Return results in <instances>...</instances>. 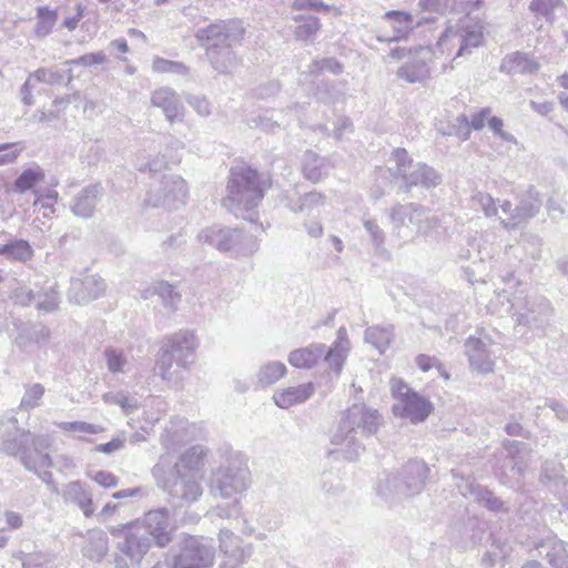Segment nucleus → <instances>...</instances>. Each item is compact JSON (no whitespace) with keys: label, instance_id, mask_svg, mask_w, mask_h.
Segmentation results:
<instances>
[{"label":"nucleus","instance_id":"obj_34","mask_svg":"<svg viewBox=\"0 0 568 568\" xmlns=\"http://www.w3.org/2000/svg\"><path fill=\"white\" fill-rule=\"evenodd\" d=\"M314 390L313 383H305L275 392L273 399L280 408H290L306 402L314 394Z\"/></svg>","mask_w":568,"mask_h":568},{"label":"nucleus","instance_id":"obj_13","mask_svg":"<svg viewBox=\"0 0 568 568\" xmlns=\"http://www.w3.org/2000/svg\"><path fill=\"white\" fill-rule=\"evenodd\" d=\"M390 160L395 162L390 171L394 176L403 180L406 190L412 186L430 189L440 183V175L433 168L422 162H414L405 149H395Z\"/></svg>","mask_w":568,"mask_h":568},{"label":"nucleus","instance_id":"obj_23","mask_svg":"<svg viewBox=\"0 0 568 568\" xmlns=\"http://www.w3.org/2000/svg\"><path fill=\"white\" fill-rule=\"evenodd\" d=\"M106 285L98 274H88L71 282L69 297L79 305L88 304L104 294Z\"/></svg>","mask_w":568,"mask_h":568},{"label":"nucleus","instance_id":"obj_28","mask_svg":"<svg viewBox=\"0 0 568 568\" xmlns=\"http://www.w3.org/2000/svg\"><path fill=\"white\" fill-rule=\"evenodd\" d=\"M220 550L227 557L224 566L229 568H236L243 564L253 551L251 545L246 547L240 546V540L229 529H222L219 535Z\"/></svg>","mask_w":568,"mask_h":568},{"label":"nucleus","instance_id":"obj_35","mask_svg":"<svg viewBox=\"0 0 568 568\" xmlns=\"http://www.w3.org/2000/svg\"><path fill=\"white\" fill-rule=\"evenodd\" d=\"M159 296L163 306L170 312H175L181 302V294L168 282H155L141 292L143 300H149L153 296Z\"/></svg>","mask_w":568,"mask_h":568},{"label":"nucleus","instance_id":"obj_38","mask_svg":"<svg viewBox=\"0 0 568 568\" xmlns=\"http://www.w3.org/2000/svg\"><path fill=\"white\" fill-rule=\"evenodd\" d=\"M539 67L534 58L523 52L507 55L501 63V70L509 74L535 73Z\"/></svg>","mask_w":568,"mask_h":568},{"label":"nucleus","instance_id":"obj_8","mask_svg":"<svg viewBox=\"0 0 568 568\" xmlns=\"http://www.w3.org/2000/svg\"><path fill=\"white\" fill-rule=\"evenodd\" d=\"M392 232L399 239L413 240L427 234L437 225V219L422 205L415 203L395 204L388 210Z\"/></svg>","mask_w":568,"mask_h":568},{"label":"nucleus","instance_id":"obj_2","mask_svg":"<svg viewBox=\"0 0 568 568\" xmlns=\"http://www.w3.org/2000/svg\"><path fill=\"white\" fill-rule=\"evenodd\" d=\"M503 282L505 288L496 292L495 300L489 304L490 311L500 313V308L506 305L505 312L510 314L517 325L531 331H544L554 314L551 302L538 292L528 290L513 272Z\"/></svg>","mask_w":568,"mask_h":568},{"label":"nucleus","instance_id":"obj_11","mask_svg":"<svg viewBox=\"0 0 568 568\" xmlns=\"http://www.w3.org/2000/svg\"><path fill=\"white\" fill-rule=\"evenodd\" d=\"M390 392L395 398L393 413L413 424L424 422L433 410L428 398L409 387L402 378L393 377L389 382Z\"/></svg>","mask_w":568,"mask_h":568},{"label":"nucleus","instance_id":"obj_41","mask_svg":"<svg viewBox=\"0 0 568 568\" xmlns=\"http://www.w3.org/2000/svg\"><path fill=\"white\" fill-rule=\"evenodd\" d=\"M304 176L316 183L328 173L329 163L326 159L320 158L313 151H306L303 155L302 162Z\"/></svg>","mask_w":568,"mask_h":568},{"label":"nucleus","instance_id":"obj_52","mask_svg":"<svg viewBox=\"0 0 568 568\" xmlns=\"http://www.w3.org/2000/svg\"><path fill=\"white\" fill-rule=\"evenodd\" d=\"M362 221L364 229L366 230L371 237L372 244L377 250L382 248L385 243L386 234L384 230L379 226L378 222L375 219H372L366 215L363 216Z\"/></svg>","mask_w":568,"mask_h":568},{"label":"nucleus","instance_id":"obj_61","mask_svg":"<svg viewBox=\"0 0 568 568\" xmlns=\"http://www.w3.org/2000/svg\"><path fill=\"white\" fill-rule=\"evenodd\" d=\"M523 418V415L519 414L518 416L511 415L509 417V420L505 425V432L509 436H516V437H524L529 438L531 433L530 430L526 429L520 423L519 419Z\"/></svg>","mask_w":568,"mask_h":568},{"label":"nucleus","instance_id":"obj_59","mask_svg":"<svg viewBox=\"0 0 568 568\" xmlns=\"http://www.w3.org/2000/svg\"><path fill=\"white\" fill-rule=\"evenodd\" d=\"M232 504L227 506H215L213 507L207 515L211 518H231L233 515L239 514L241 509V500L240 499H232Z\"/></svg>","mask_w":568,"mask_h":568},{"label":"nucleus","instance_id":"obj_14","mask_svg":"<svg viewBox=\"0 0 568 568\" xmlns=\"http://www.w3.org/2000/svg\"><path fill=\"white\" fill-rule=\"evenodd\" d=\"M185 181L175 174H165L161 181L151 184L144 204L151 207L178 209L187 199Z\"/></svg>","mask_w":568,"mask_h":568},{"label":"nucleus","instance_id":"obj_54","mask_svg":"<svg viewBox=\"0 0 568 568\" xmlns=\"http://www.w3.org/2000/svg\"><path fill=\"white\" fill-rule=\"evenodd\" d=\"M519 243L528 252L532 260L538 261L541 258L542 240L539 235L525 233L521 235Z\"/></svg>","mask_w":568,"mask_h":568},{"label":"nucleus","instance_id":"obj_21","mask_svg":"<svg viewBox=\"0 0 568 568\" xmlns=\"http://www.w3.org/2000/svg\"><path fill=\"white\" fill-rule=\"evenodd\" d=\"M135 526L145 530V535L152 537L159 547H165L172 540L174 527L168 508H156L148 511L142 524Z\"/></svg>","mask_w":568,"mask_h":568},{"label":"nucleus","instance_id":"obj_17","mask_svg":"<svg viewBox=\"0 0 568 568\" xmlns=\"http://www.w3.org/2000/svg\"><path fill=\"white\" fill-rule=\"evenodd\" d=\"M242 36L243 28L235 20L216 21L197 29L194 34L200 47L205 49V53L210 48L233 47L242 39Z\"/></svg>","mask_w":568,"mask_h":568},{"label":"nucleus","instance_id":"obj_63","mask_svg":"<svg viewBox=\"0 0 568 568\" xmlns=\"http://www.w3.org/2000/svg\"><path fill=\"white\" fill-rule=\"evenodd\" d=\"M476 200L487 217L497 216L498 207L495 199L487 193H478Z\"/></svg>","mask_w":568,"mask_h":568},{"label":"nucleus","instance_id":"obj_4","mask_svg":"<svg viewBox=\"0 0 568 568\" xmlns=\"http://www.w3.org/2000/svg\"><path fill=\"white\" fill-rule=\"evenodd\" d=\"M270 186L268 176L250 166H235L230 172L227 195L223 199V205L235 215L248 212L261 203Z\"/></svg>","mask_w":568,"mask_h":568},{"label":"nucleus","instance_id":"obj_47","mask_svg":"<svg viewBox=\"0 0 568 568\" xmlns=\"http://www.w3.org/2000/svg\"><path fill=\"white\" fill-rule=\"evenodd\" d=\"M108 369L113 374L125 373L128 356L122 349L108 347L103 353Z\"/></svg>","mask_w":568,"mask_h":568},{"label":"nucleus","instance_id":"obj_15","mask_svg":"<svg viewBox=\"0 0 568 568\" xmlns=\"http://www.w3.org/2000/svg\"><path fill=\"white\" fill-rule=\"evenodd\" d=\"M212 544L197 537L183 540L178 554L166 560L168 568H210L214 560Z\"/></svg>","mask_w":568,"mask_h":568},{"label":"nucleus","instance_id":"obj_45","mask_svg":"<svg viewBox=\"0 0 568 568\" xmlns=\"http://www.w3.org/2000/svg\"><path fill=\"white\" fill-rule=\"evenodd\" d=\"M134 165L138 171L152 175L161 173L166 169V162L163 156L159 154L146 156L144 151L136 155Z\"/></svg>","mask_w":568,"mask_h":568},{"label":"nucleus","instance_id":"obj_46","mask_svg":"<svg viewBox=\"0 0 568 568\" xmlns=\"http://www.w3.org/2000/svg\"><path fill=\"white\" fill-rule=\"evenodd\" d=\"M58 19V13L55 10H51L48 7H38L37 8V24H36V33L38 37L48 36Z\"/></svg>","mask_w":568,"mask_h":568},{"label":"nucleus","instance_id":"obj_22","mask_svg":"<svg viewBox=\"0 0 568 568\" xmlns=\"http://www.w3.org/2000/svg\"><path fill=\"white\" fill-rule=\"evenodd\" d=\"M152 539L145 535L141 527L132 526L125 531L124 540L119 542L120 552L131 560L132 566H138L149 551Z\"/></svg>","mask_w":568,"mask_h":568},{"label":"nucleus","instance_id":"obj_10","mask_svg":"<svg viewBox=\"0 0 568 568\" xmlns=\"http://www.w3.org/2000/svg\"><path fill=\"white\" fill-rule=\"evenodd\" d=\"M197 240L202 244H207L216 250L230 253L233 256H250L257 251V240L239 229L223 227L213 225L203 229Z\"/></svg>","mask_w":568,"mask_h":568},{"label":"nucleus","instance_id":"obj_20","mask_svg":"<svg viewBox=\"0 0 568 568\" xmlns=\"http://www.w3.org/2000/svg\"><path fill=\"white\" fill-rule=\"evenodd\" d=\"M332 449L328 450V455L335 459H343L347 462H355L359 458L362 453L365 450L364 445L357 437L356 432L346 428L338 424L337 428L331 436Z\"/></svg>","mask_w":568,"mask_h":568},{"label":"nucleus","instance_id":"obj_29","mask_svg":"<svg viewBox=\"0 0 568 568\" xmlns=\"http://www.w3.org/2000/svg\"><path fill=\"white\" fill-rule=\"evenodd\" d=\"M351 343L348 339L347 331L344 326L339 327L336 333V339L327 348L325 346V353L323 355L325 364L333 369L338 376L342 371L344 363L348 356Z\"/></svg>","mask_w":568,"mask_h":568},{"label":"nucleus","instance_id":"obj_32","mask_svg":"<svg viewBox=\"0 0 568 568\" xmlns=\"http://www.w3.org/2000/svg\"><path fill=\"white\" fill-rule=\"evenodd\" d=\"M33 250L30 243L21 239H10V234L0 231V256H4L10 261L26 263L31 260Z\"/></svg>","mask_w":568,"mask_h":568},{"label":"nucleus","instance_id":"obj_49","mask_svg":"<svg viewBox=\"0 0 568 568\" xmlns=\"http://www.w3.org/2000/svg\"><path fill=\"white\" fill-rule=\"evenodd\" d=\"M102 398L106 404L120 406L126 415L138 408V400L123 392H109Z\"/></svg>","mask_w":568,"mask_h":568},{"label":"nucleus","instance_id":"obj_18","mask_svg":"<svg viewBox=\"0 0 568 568\" xmlns=\"http://www.w3.org/2000/svg\"><path fill=\"white\" fill-rule=\"evenodd\" d=\"M494 346L495 344L488 335L479 337L469 336L465 341V354L473 372L478 374H489L494 372L496 364Z\"/></svg>","mask_w":568,"mask_h":568},{"label":"nucleus","instance_id":"obj_55","mask_svg":"<svg viewBox=\"0 0 568 568\" xmlns=\"http://www.w3.org/2000/svg\"><path fill=\"white\" fill-rule=\"evenodd\" d=\"M59 305V293L54 287H50L48 291L40 293L38 292L37 308L44 312H52L58 308Z\"/></svg>","mask_w":568,"mask_h":568},{"label":"nucleus","instance_id":"obj_58","mask_svg":"<svg viewBox=\"0 0 568 568\" xmlns=\"http://www.w3.org/2000/svg\"><path fill=\"white\" fill-rule=\"evenodd\" d=\"M185 100L199 115L207 116L211 114V102L204 95L189 94Z\"/></svg>","mask_w":568,"mask_h":568},{"label":"nucleus","instance_id":"obj_26","mask_svg":"<svg viewBox=\"0 0 568 568\" xmlns=\"http://www.w3.org/2000/svg\"><path fill=\"white\" fill-rule=\"evenodd\" d=\"M536 555L545 559L552 568L568 562L567 544L556 535L549 534L535 542Z\"/></svg>","mask_w":568,"mask_h":568},{"label":"nucleus","instance_id":"obj_12","mask_svg":"<svg viewBox=\"0 0 568 568\" xmlns=\"http://www.w3.org/2000/svg\"><path fill=\"white\" fill-rule=\"evenodd\" d=\"M483 26L464 20L456 29L447 28L437 42V49L453 60L466 55L483 43Z\"/></svg>","mask_w":568,"mask_h":568},{"label":"nucleus","instance_id":"obj_33","mask_svg":"<svg viewBox=\"0 0 568 568\" xmlns=\"http://www.w3.org/2000/svg\"><path fill=\"white\" fill-rule=\"evenodd\" d=\"M61 496L65 503L77 505L85 517H90L94 513L92 495L80 480L64 485L61 490Z\"/></svg>","mask_w":568,"mask_h":568},{"label":"nucleus","instance_id":"obj_51","mask_svg":"<svg viewBox=\"0 0 568 568\" xmlns=\"http://www.w3.org/2000/svg\"><path fill=\"white\" fill-rule=\"evenodd\" d=\"M152 69L158 73L189 74V68L182 62L171 61L163 58H155L153 60Z\"/></svg>","mask_w":568,"mask_h":568},{"label":"nucleus","instance_id":"obj_6","mask_svg":"<svg viewBox=\"0 0 568 568\" xmlns=\"http://www.w3.org/2000/svg\"><path fill=\"white\" fill-rule=\"evenodd\" d=\"M251 485V473L246 460L239 452L230 453L211 474L210 491L222 499H240Z\"/></svg>","mask_w":568,"mask_h":568},{"label":"nucleus","instance_id":"obj_31","mask_svg":"<svg viewBox=\"0 0 568 568\" xmlns=\"http://www.w3.org/2000/svg\"><path fill=\"white\" fill-rule=\"evenodd\" d=\"M103 189L100 184H90L74 195L71 203V211L74 215L83 219L91 217L98 202L102 196Z\"/></svg>","mask_w":568,"mask_h":568},{"label":"nucleus","instance_id":"obj_60","mask_svg":"<svg viewBox=\"0 0 568 568\" xmlns=\"http://www.w3.org/2000/svg\"><path fill=\"white\" fill-rule=\"evenodd\" d=\"M418 4L425 10L445 13L456 8V0H419Z\"/></svg>","mask_w":568,"mask_h":568},{"label":"nucleus","instance_id":"obj_56","mask_svg":"<svg viewBox=\"0 0 568 568\" xmlns=\"http://www.w3.org/2000/svg\"><path fill=\"white\" fill-rule=\"evenodd\" d=\"M59 428L65 432L82 433V434H99L102 427L87 422H62L57 424Z\"/></svg>","mask_w":568,"mask_h":568},{"label":"nucleus","instance_id":"obj_5","mask_svg":"<svg viewBox=\"0 0 568 568\" xmlns=\"http://www.w3.org/2000/svg\"><path fill=\"white\" fill-rule=\"evenodd\" d=\"M428 474L429 468L423 460H409L399 471L381 475L376 493L388 503L413 497L423 490Z\"/></svg>","mask_w":568,"mask_h":568},{"label":"nucleus","instance_id":"obj_43","mask_svg":"<svg viewBox=\"0 0 568 568\" xmlns=\"http://www.w3.org/2000/svg\"><path fill=\"white\" fill-rule=\"evenodd\" d=\"M44 176V171L39 165L28 168L17 178L13 190L17 193H24L31 190L37 183L43 181Z\"/></svg>","mask_w":568,"mask_h":568},{"label":"nucleus","instance_id":"obj_44","mask_svg":"<svg viewBox=\"0 0 568 568\" xmlns=\"http://www.w3.org/2000/svg\"><path fill=\"white\" fill-rule=\"evenodd\" d=\"M286 374V366L282 362H268L261 366L257 373L258 384L268 386L277 382Z\"/></svg>","mask_w":568,"mask_h":568},{"label":"nucleus","instance_id":"obj_42","mask_svg":"<svg viewBox=\"0 0 568 568\" xmlns=\"http://www.w3.org/2000/svg\"><path fill=\"white\" fill-rule=\"evenodd\" d=\"M109 550V538L102 530L88 531L87 545L83 555L92 561L102 560Z\"/></svg>","mask_w":568,"mask_h":568},{"label":"nucleus","instance_id":"obj_3","mask_svg":"<svg viewBox=\"0 0 568 568\" xmlns=\"http://www.w3.org/2000/svg\"><path fill=\"white\" fill-rule=\"evenodd\" d=\"M52 442L53 439L49 435H36L16 427L14 437L3 439L2 449L8 455L18 456L28 470L38 471L50 467H57L60 470L73 468V459L69 456L59 455L53 462L45 453Z\"/></svg>","mask_w":568,"mask_h":568},{"label":"nucleus","instance_id":"obj_39","mask_svg":"<svg viewBox=\"0 0 568 568\" xmlns=\"http://www.w3.org/2000/svg\"><path fill=\"white\" fill-rule=\"evenodd\" d=\"M394 327L392 325H373L365 329L364 339L371 344L379 354H384L394 339Z\"/></svg>","mask_w":568,"mask_h":568},{"label":"nucleus","instance_id":"obj_24","mask_svg":"<svg viewBox=\"0 0 568 568\" xmlns=\"http://www.w3.org/2000/svg\"><path fill=\"white\" fill-rule=\"evenodd\" d=\"M459 493L465 497L473 499L490 511H507L504 501L496 497L487 488L476 484L473 479L460 477V483H456Z\"/></svg>","mask_w":568,"mask_h":568},{"label":"nucleus","instance_id":"obj_36","mask_svg":"<svg viewBox=\"0 0 568 568\" xmlns=\"http://www.w3.org/2000/svg\"><path fill=\"white\" fill-rule=\"evenodd\" d=\"M325 353V344L313 343L288 354V363L296 368H312Z\"/></svg>","mask_w":568,"mask_h":568},{"label":"nucleus","instance_id":"obj_30","mask_svg":"<svg viewBox=\"0 0 568 568\" xmlns=\"http://www.w3.org/2000/svg\"><path fill=\"white\" fill-rule=\"evenodd\" d=\"M564 466L556 462H545L540 473V481L561 500L568 499V480Z\"/></svg>","mask_w":568,"mask_h":568},{"label":"nucleus","instance_id":"obj_37","mask_svg":"<svg viewBox=\"0 0 568 568\" xmlns=\"http://www.w3.org/2000/svg\"><path fill=\"white\" fill-rule=\"evenodd\" d=\"M205 54L213 70L220 74H229L237 67L232 47L210 48Z\"/></svg>","mask_w":568,"mask_h":568},{"label":"nucleus","instance_id":"obj_48","mask_svg":"<svg viewBox=\"0 0 568 568\" xmlns=\"http://www.w3.org/2000/svg\"><path fill=\"white\" fill-rule=\"evenodd\" d=\"M295 20L298 22L295 36L300 40L313 38L320 29V20L314 16H300Z\"/></svg>","mask_w":568,"mask_h":568},{"label":"nucleus","instance_id":"obj_9","mask_svg":"<svg viewBox=\"0 0 568 568\" xmlns=\"http://www.w3.org/2000/svg\"><path fill=\"white\" fill-rule=\"evenodd\" d=\"M436 52L430 48L419 47L416 49L394 48L389 57L395 60H403L397 69L396 75L399 80L414 84L426 83L435 68L434 58Z\"/></svg>","mask_w":568,"mask_h":568},{"label":"nucleus","instance_id":"obj_62","mask_svg":"<svg viewBox=\"0 0 568 568\" xmlns=\"http://www.w3.org/2000/svg\"><path fill=\"white\" fill-rule=\"evenodd\" d=\"M30 77L33 82H43L48 84H55L62 80V74L60 72L43 68L36 70L30 74Z\"/></svg>","mask_w":568,"mask_h":568},{"label":"nucleus","instance_id":"obj_7","mask_svg":"<svg viewBox=\"0 0 568 568\" xmlns=\"http://www.w3.org/2000/svg\"><path fill=\"white\" fill-rule=\"evenodd\" d=\"M197 347L196 338L189 331H180L168 336L160 351L155 365V372L165 381H172V363L186 368L194 362V353Z\"/></svg>","mask_w":568,"mask_h":568},{"label":"nucleus","instance_id":"obj_64","mask_svg":"<svg viewBox=\"0 0 568 568\" xmlns=\"http://www.w3.org/2000/svg\"><path fill=\"white\" fill-rule=\"evenodd\" d=\"M51 562L50 556L36 552L29 554L23 559V568H48V565Z\"/></svg>","mask_w":568,"mask_h":568},{"label":"nucleus","instance_id":"obj_25","mask_svg":"<svg viewBox=\"0 0 568 568\" xmlns=\"http://www.w3.org/2000/svg\"><path fill=\"white\" fill-rule=\"evenodd\" d=\"M151 103L153 106L162 110L170 123L183 120L184 105L173 89L168 87L156 89L152 93Z\"/></svg>","mask_w":568,"mask_h":568},{"label":"nucleus","instance_id":"obj_1","mask_svg":"<svg viewBox=\"0 0 568 568\" xmlns=\"http://www.w3.org/2000/svg\"><path fill=\"white\" fill-rule=\"evenodd\" d=\"M203 436L202 425L190 423L184 418L172 420L161 436V444L165 452L153 466L152 474L156 484L169 495L175 507L190 506L203 495L202 480L209 450L203 445H193L176 460L171 450Z\"/></svg>","mask_w":568,"mask_h":568},{"label":"nucleus","instance_id":"obj_50","mask_svg":"<svg viewBox=\"0 0 568 568\" xmlns=\"http://www.w3.org/2000/svg\"><path fill=\"white\" fill-rule=\"evenodd\" d=\"M44 395L43 385L36 383L26 387V392L20 402V409L30 410L40 405Z\"/></svg>","mask_w":568,"mask_h":568},{"label":"nucleus","instance_id":"obj_53","mask_svg":"<svg viewBox=\"0 0 568 568\" xmlns=\"http://www.w3.org/2000/svg\"><path fill=\"white\" fill-rule=\"evenodd\" d=\"M561 6V0H532L529 8L536 16L551 20L554 11Z\"/></svg>","mask_w":568,"mask_h":568},{"label":"nucleus","instance_id":"obj_27","mask_svg":"<svg viewBox=\"0 0 568 568\" xmlns=\"http://www.w3.org/2000/svg\"><path fill=\"white\" fill-rule=\"evenodd\" d=\"M285 206L294 213H303L306 217H320L326 205V195L318 191H311L301 195L297 200L290 196L282 199Z\"/></svg>","mask_w":568,"mask_h":568},{"label":"nucleus","instance_id":"obj_40","mask_svg":"<svg viewBox=\"0 0 568 568\" xmlns=\"http://www.w3.org/2000/svg\"><path fill=\"white\" fill-rule=\"evenodd\" d=\"M384 19L392 23L394 36L389 39L378 37L379 41H398L405 38L414 28L413 17L404 11L390 10L384 14Z\"/></svg>","mask_w":568,"mask_h":568},{"label":"nucleus","instance_id":"obj_16","mask_svg":"<svg viewBox=\"0 0 568 568\" xmlns=\"http://www.w3.org/2000/svg\"><path fill=\"white\" fill-rule=\"evenodd\" d=\"M540 206L541 200L539 194L532 186H528L517 195V204L515 206L510 201H503L499 207L505 216L500 215L499 220L506 230H515L536 216Z\"/></svg>","mask_w":568,"mask_h":568},{"label":"nucleus","instance_id":"obj_57","mask_svg":"<svg viewBox=\"0 0 568 568\" xmlns=\"http://www.w3.org/2000/svg\"><path fill=\"white\" fill-rule=\"evenodd\" d=\"M106 61H108L106 55L102 51H100V52H94V53H87L77 59L68 60V61H65V64L91 67V65H97V64H103Z\"/></svg>","mask_w":568,"mask_h":568},{"label":"nucleus","instance_id":"obj_19","mask_svg":"<svg viewBox=\"0 0 568 568\" xmlns=\"http://www.w3.org/2000/svg\"><path fill=\"white\" fill-rule=\"evenodd\" d=\"M381 423L382 417L378 412L364 404H354L346 410L339 422V424L346 428L356 432V434L361 432L364 436L376 434Z\"/></svg>","mask_w":568,"mask_h":568}]
</instances>
